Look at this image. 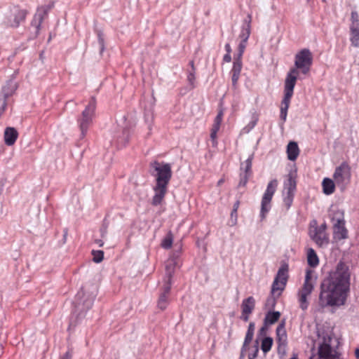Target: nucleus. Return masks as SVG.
<instances>
[{
  "mask_svg": "<svg viewBox=\"0 0 359 359\" xmlns=\"http://www.w3.org/2000/svg\"><path fill=\"white\" fill-rule=\"evenodd\" d=\"M350 279L348 266L340 261L321 283L318 300L320 308L344 305L350 290Z\"/></svg>",
  "mask_w": 359,
  "mask_h": 359,
  "instance_id": "obj_1",
  "label": "nucleus"
},
{
  "mask_svg": "<svg viewBox=\"0 0 359 359\" xmlns=\"http://www.w3.org/2000/svg\"><path fill=\"white\" fill-rule=\"evenodd\" d=\"M340 344L339 340L334 337L332 332L325 329H318L317 337L313 340L314 350L317 348L316 353H313L310 359H342L337 349Z\"/></svg>",
  "mask_w": 359,
  "mask_h": 359,
  "instance_id": "obj_2",
  "label": "nucleus"
},
{
  "mask_svg": "<svg viewBox=\"0 0 359 359\" xmlns=\"http://www.w3.org/2000/svg\"><path fill=\"white\" fill-rule=\"evenodd\" d=\"M149 172L156 179L152 204L158 205L161 204L167 192L168 184L172 177L171 166L169 163L155 161L150 163Z\"/></svg>",
  "mask_w": 359,
  "mask_h": 359,
  "instance_id": "obj_3",
  "label": "nucleus"
},
{
  "mask_svg": "<svg viewBox=\"0 0 359 359\" xmlns=\"http://www.w3.org/2000/svg\"><path fill=\"white\" fill-rule=\"evenodd\" d=\"M97 295V287L91 285V288L87 289L86 286L82 287L75 297V313L80 317H83L86 312L89 310Z\"/></svg>",
  "mask_w": 359,
  "mask_h": 359,
  "instance_id": "obj_4",
  "label": "nucleus"
},
{
  "mask_svg": "<svg viewBox=\"0 0 359 359\" xmlns=\"http://www.w3.org/2000/svg\"><path fill=\"white\" fill-rule=\"evenodd\" d=\"M96 109V101L94 97H92L88 104L82 111L81 117L78 119V123L81 130L82 137L87 133L88 127L93 122Z\"/></svg>",
  "mask_w": 359,
  "mask_h": 359,
  "instance_id": "obj_5",
  "label": "nucleus"
},
{
  "mask_svg": "<svg viewBox=\"0 0 359 359\" xmlns=\"http://www.w3.org/2000/svg\"><path fill=\"white\" fill-rule=\"evenodd\" d=\"M313 63V55L309 49L304 48L299 51L294 57V66L300 72L307 74Z\"/></svg>",
  "mask_w": 359,
  "mask_h": 359,
  "instance_id": "obj_6",
  "label": "nucleus"
},
{
  "mask_svg": "<svg viewBox=\"0 0 359 359\" xmlns=\"http://www.w3.org/2000/svg\"><path fill=\"white\" fill-rule=\"evenodd\" d=\"M351 176V168L347 163H343L335 169L333 177L336 185L344 191L350 182Z\"/></svg>",
  "mask_w": 359,
  "mask_h": 359,
  "instance_id": "obj_7",
  "label": "nucleus"
},
{
  "mask_svg": "<svg viewBox=\"0 0 359 359\" xmlns=\"http://www.w3.org/2000/svg\"><path fill=\"white\" fill-rule=\"evenodd\" d=\"M277 187L278 181L276 180L270 181L267 185L262 199L260 216L262 219L265 217L266 213L271 209V202Z\"/></svg>",
  "mask_w": 359,
  "mask_h": 359,
  "instance_id": "obj_8",
  "label": "nucleus"
},
{
  "mask_svg": "<svg viewBox=\"0 0 359 359\" xmlns=\"http://www.w3.org/2000/svg\"><path fill=\"white\" fill-rule=\"evenodd\" d=\"M296 186L297 183L295 180V175L294 173L290 172L287 175V180L284 182L283 201L287 209L290 208L292 203L294 191L296 190Z\"/></svg>",
  "mask_w": 359,
  "mask_h": 359,
  "instance_id": "obj_9",
  "label": "nucleus"
},
{
  "mask_svg": "<svg viewBox=\"0 0 359 359\" xmlns=\"http://www.w3.org/2000/svg\"><path fill=\"white\" fill-rule=\"evenodd\" d=\"M27 11L18 6H14L11 9L9 15H7L6 25L11 27H18L21 22H24Z\"/></svg>",
  "mask_w": 359,
  "mask_h": 359,
  "instance_id": "obj_10",
  "label": "nucleus"
},
{
  "mask_svg": "<svg viewBox=\"0 0 359 359\" xmlns=\"http://www.w3.org/2000/svg\"><path fill=\"white\" fill-rule=\"evenodd\" d=\"M288 266L287 264L282 265L278 271L277 275L273 280L271 287V293L274 294L277 291L283 290L287 280Z\"/></svg>",
  "mask_w": 359,
  "mask_h": 359,
  "instance_id": "obj_11",
  "label": "nucleus"
},
{
  "mask_svg": "<svg viewBox=\"0 0 359 359\" xmlns=\"http://www.w3.org/2000/svg\"><path fill=\"white\" fill-rule=\"evenodd\" d=\"M309 236L319 247L326 246L329 243V237L327 233L313 228L312 223H311Z\"/></svg>",
  "mask_w": 359,
  "mask_h": 359,
  "instance_id": "obj_12",
  "label": "nucleus"
},
{
  "mask_svg": "<svg viewBox=\"0 0 359 359\" xmlns=\"http://www.w3.org/2000/svg\"><path fill=\"white\" fill-rule=\"evenodd\" d=\"M52 6L53 5H47L38 8L37 11L32 21V26L35 27L36 34L39 33L41 25L43 19L47 15L48 11L51 9Z\"/></svg>",
  "mask_w": 359,
  "mask_h": 359,
  "instance_id": "obj_13",
  "label": "nucleus"
},
{
  "mask_svg": "<svg viewBox=\"0 0 359 359\" xmlns=\"http://www.w3.org/2000/svg\"><path fill=\"white\" fill-rule=\"evenodd\" d=\"M14 77V75H13ZM18 88V83L14 81V78L7 81L5 86L1 89V96L3 97L4 102L1 107L2 111L5 110L6 107V100L11 96Z\"/></svg>",
  "mask_w": 359,
  "mask_h": 359,
  "instance_id": "obj_14",
  "label": "nucleus"
},
{
  "mask_svg": "<svg viewBox=\"0 0 359 359\" xmlns=\"http://www.w3.org/2000/svg\"><path fill=\"white\" fill-rule=\"evenodd\" d=\"M299 72V69L297 68L295 66L290 69L285 79L284 93L293 94L294 88Z\"/></svg>",
  "mask_w": 359,
  "mask_h": 359,
  "instance_id": "obj_15",
  "label": "nucleus"
},
{
  "mask_svg": "<svg viewBox=\"0 0 359 359\" xmlns=\"http://www.w3.org/2000/svg\"><path fill=\"white\" fill-rule=\"evenodd\" d=\"M313 289H311L307 285H303L298 292V300L299 303V307L305 311L308 309L309 302L307 301V297L311 294Z\"/></svg>",
  "mask_w": 359,
  "mask_h": 359,
  "instance_id": "obj_16",
  "label": "nucleus"
},
{
  "mask_svg": "<svg viewBox=\"0 0 359 359\" xmlns=\"http://www.w3.org/2000/svg\"><path fill=\"white\" fill-rule=\"evenodd\" d=\"M177 266V261L175 258H170L165 263V276L164 278V284L172 285V276Z\"/></svg>",
  "mask_w": 359,
  "mask_h": 359,
  "instance_id": "obj_17",
  "label": "nucleus"
},
{
  "mask_svg": "<svg viewBox=\"0 0 359 359\" xmlns=\"http://www.w3.org/2000/svg\"><path fill=\"white\" fill-rule=\"evenodd\" d=\"M171 289V285L169 284H164L163 292L159 296L158 300V307L161 309L164 310L166 309L167 306L168 305V295L170 293Z\"/></svg>",
  "mask_w": 359,
  "mask_h": 359,
  "instance_id": "obj_18",
  "label": "nucleus"
},
{
  "mask_svg": "<svg viewBox=\"0 0 359 359\" xmlns=\"http://www.w3.org/2000/svg\"><path fill=\"white\" fill-rule=\"evenodd\" d=\"M18 136V133L15 128L8 127L4 131V141L8 146L14 144Z\"/></svg>",
  "mask_w": 359,
  "mask_h": 359,
  "instance_id": "obj_19",
  "label": "nucleus"
},
{
  "mask_svg": "<svg viewBox=\"0 0 359 359\" xmlns=\"http://www.w3.org/2000/svg\"><path fill=\"white\" fill-rule=\"evenodd\" d=\"M285 324V320H283L276 328L277 343L282 344V345H287V333Z\"/></svg>",
  "mask_w": 359,
  "mask_h": 359,
  "instance_id": "obj_20",
  "label": "nucleus"
},
{
  "mask_svg": "<svg viewBox=\"0 0 359 359\" xmlns=\"http://www.w3.org/2000/svg\"><path fill=\"white\" fill-rule=\"evenodd\" d=\"M293 94L285 93L284 97L282 100V106L280 108V118L283 122L285 121L287 118V109L289 108L291 97Z\"/></svg>",
  "mask_w": 359,
  "mask_h": 359,
  "instance_id": "obj_21",
  "label": "nucleus"
},
{
  "mask_svg": "<svg viewBox=\"0 0 359 359\" xmlns=\"http://www.w3.org/2000/svg\"><path fill=\"white\" fill-rule=\"evenodd\" d=\"M345 223L339 225L334 224V238L337 240H342L347 238L348 231L345 228Z\"/></svg>",
  "mask_w": 359,
  "mask_h": 359,
  "instance_id": "obj_22",
  "label": "nucleus"
},
{
  "mask_svg": "<svg viewBox=\"0 0 359 359\" xmlns=\"http://www.w3.org/2000/svg\"><path fill=\"white\" fill-rule=\"evenodd\" d=\"M255 306V300L253 297H249L245 299L241 304L242 312L246 314H250Z\"/></svg>",
  "mask_w": 359,
  "mask_h": 359,
  "instance_id": "obj_23",
  "label": "nucleus"
},
{
  "mask_svg": "<svg viewBox=\"0 0 359 359\" xmlns=\"http://www.w3.org/2000/svg\"><path fill=\"white\" fill-rule=\"evenodd\" d=\"M287 158L290 161H294L297 159L299 149L297 142H290L287 147Z\"/></svg>",
  "mask_w": 359,
  "mask_h": 359,
  "instance_id": "obj_24",
  "label": "nucleus"
},
{
  "mask_svg": "<svg viewBox=\"0 0 359 359\" xmlns=\"http://www.w3.org/2000/svg\"><path fill=\"white\" fill-rule=\"evenodd\" d=\"M248 20H245V24L242 27V29L239 37L241 39V41L244 42H247L250 35V22H251V15H248Z\"/></svg>",
  "mask_w": 359,
  "mask_h": 359,
  "instance_id": "obj_25",
  "label": "nucleus"
},
{
  "mask_svg": "<svg viewBox=\"0 0 359 359\" xmlns=\"http://www.w3.org/2000/svg\"><path fill=\"white\" fill-rule=\"evenodd\" d=\"M330 217L334 224L339 225L342 223H345L344 219V213L339 210H332L330 213Z\"/></svg>",
  "mask_w": 359,
  "mask_h": 359,
  "instance_id": "obj_26",
  "label": "nucleus"
},
{
  "mask_svg": "<svg viewBox=\"0 0 359 359\" xmlns=\"http://www.w3.org/2000/svg\"><path fill=\"white\" fill-rule=\"evenodd\" d=\"M335 182L330 178H325L323 180L322 186L323 193L326 195H330L334 191Z\"/></svg>",
  "mask_w": 359,
  "mask_h": 359,
  "instance_id": "obj_27",
  "label": "nucleus"
},
{
  "mask_svg": "<svg viewBox=\"0 0 359 359\" xmlns=\"http://www.w3.org/2000/svg\"><path fill=\"white\" fill-rule=\"evenodd\" d=\"M307 262L313 268L316 267L319 264L318 257L313 248H309L307 251Z\"/></svg>",
  "mask_w": 359,
  "mask_h": 359,
  "instance_id": "obj_28",
  "label": "nucleus"
},
{
  "mask_svg": "<svg viewBox=\"0 0 359 359\" xmlns=\"http://www.w3.org/2000/svg\"><path fill=\"white\" fill-rule=\"evenodd\" d=\"M280 316L279 311H269L264 318V324L265 325H269L274 324L277 322Z\"/></svg>",
  "mask_w": 359,
  "mask_h": 359,
  "instance_id": "obj_29",
  "label": "nucleus"
},
{
  "mask_svg": "<svg viewBox=\"0 0 359 359\" xmlns=\"http://www.w3.org/2000/svg\"><path fill=\"white\" fill-rule=\"evenodd\" d=\"M350 41L354 47L359 46V27L350 26Z\"/></svg>",
  "mask_w": 359,
  "mask_h": 359,
  "instance_id": "obj_30",
  "label": "nucleus"
},
{
  "mask_svg": "<svg viewBox=\"0 0 359 359\" xmlns=\"http://www.w3.org/2000/svg\"><path fill=\"white\" fill-rule=\"evenodd\" d=\"M253 159V154L249 156V157L241 164V172H243V174H248L251 175V168H252V161Z\"/></svg>",
  "mask_w": 359,
  "mask_h": 359,
  "instance_id": "obj_31",
  "label": "nucleus"
},
{
  "mask_svg": "<svg viewBox=\"0 0 359 359\" xmlns=\"http://www.w3.org/2000/svg\"><path fill=\"white\" fill-rule=\"evenodd\" d=\"M255 328V323H253V322L250 323V324L248 325V331H247V333L245 335V341L243 343V348H244L252 341L253 336H254Z\"/></svg>",
  "mask_w": 359,
  "mask_h": 359,
  "instance_id": "obj_32",
  "label": "nucleus"
},
{
  "mask_svg": "<svg viewBox=\"0 0 359 359\" xmlns=\"http://www.w3.org/2000/svg\"><path fill=\"white\" fill-rule=\"evenodd\" d=\"M273 341V339L270 337H266L262 339L261 349L264 353L271 350Z\"/></svg>",
  "mask_w": 359,
  "mask_h": 359,
  "instance_id": "obj_33",
  "label": "nucleus"
},
{
  "mask_svg": "<svg viewBox=\"0 0 359 359\" xmlns=\"http://www.w3.org/2000/svg\"><path fill=\"white\" fill-rule=\"evenodd\" d=\"M224 115V112L222 109H220L215 118L214 123L211 128L212 131L218 132L220 128V125L222 121V117Z\"/></svg>",
  "mask_w": 359,
  "mask_h": 359,
  "instance_id": "obj_34",
  "label": "nucleus"
},
{
  "mask_svg": "<svg viewBox=\"0 0 359 359\" xmlns=\"http://www.w3.org/2000/svg\"><path fill=\"white\" fill-rule=\"evenodd\" d=\"M172 242H173V236H172V233L170 231L162 240L161 247L164 249H169L172 247Z\"/></svg>",
  "mask_w": 359,
  "mask_h": 359,
  "instance_id": "obj_35",
  "label": "nucleus"
},
{
  "mask_svg": "<svg viewBox=\"0 0 359 359\" xmlns=\"http://www.w3.org/2000/svg\"><path fill=\"white\" fill-rule=\"evenodd\" d=\"M312 273H313L312 270L306 269L305 280H304L303 285H307V286L310 287L311 289H313L314 288V283L316 282V280L312 279Z\"/></svg>",
  "mask_w": 359,
  "mask_h": 359,
  "instance_id": "obj_36",
  "label": "nucleus"
},
{
  "mask_svg": "<svg viewBox=\"0 0 359 359\" xmlns=\"http://www.w3.org/2000/svg\"><path fill=\"white\" fill-rule=\"evenodd\" d=\"M242 69V61L241 58L235 57L231 73L240 74Z\"/></svg>",
  "mask_w": 359,
  "mask_h": 359,
  "instance_id": "obj_37",
  "label": "nucleus"
},
{
  "mask_svg": "<svg viewBox=\"0 0 359 359\" xmlns=\"http://www.w3.org/2000/svg\"><path fill=\"white\" fill-rule=\"evenodd\" d=\"M92 255L93 256V260L95 263H100L103 260L104 252L102 250H93Z\"/></svg>",
  "mask_w": 359,
  "mask_h": 359,
  "instance_id": "obj_38",
  "label": "nucleus"
},
{
  "mask_svg": "<svg viewBox=\"0 0 359 359\" xmlns=\"http://www.w3.org/2000/svg\"><path fill=\"white\" fill-rule=\"evenodd\" d=\"M259 352V341L257 339L255 341V345L252 348L251 351L249 353L248 359H255Z\"/></svg>",
  "mask_w": 359,
  "mask_h": 359,
  "instance_id": "obj_39",
  "label": "nucleus"
},
{
  "mask_svg": "<svg viewBox=\"0 0 359 359\" xmlns=\"http://www.w3.org/2000/svg\"><path fill=\"white\" fill-rule=\"evenodd\" d=\"M97 41H98V45H99V48H100V53H102L105 48V46H104V34H102V32L101 31L97 32Z\"/></svg>",
  "mask_w": 359,
  "mask_h": 359,
  "instance_id": "obj_40",
  "label": "nucleus"
},
{
  "mask_svg": "<svg viewBox=\"0 0 359 359\" xmlns=\"http://www.w3.org/2000/svg\"><path fill=\"white\" fill-rule=\"evenodd\" d=\"M351 26L359 27V16L356 11L351 12Z\"/></svg>",
  "mask_w": 359,
  "mask_h": 359,
  "instance_id": "obj_41",
  "label": "nucleus"
},
{
  "mask_svg": "<svg viewBox=\"0 0 359 359\" xmlns=\"http://www.w3.org/2000/svg\"><path fill=\"white\" fill-rule=\"evenodd\" d=\"M250 176V175H249L248 174H243V172H241L238 187H245L248 181V178Z\"/></svg>",
  "mask_w": 359,
  "mask_h": 359,
  "instance_id": "obj_42",
  "label": "nucleus"
},
{
  "mask_svg": "<svg viewBox=\"0 0 359 359\" xmlns=\"http://www.w3.org/2000/svg\"><path fill=\"white\" fill-rule=\"evenodd\" d=\"M247 42H244L243 41H241L238 47V53L237 57L239 58H242L243 54L245 51V49L246 48Z\"/></svg>",
  "mask_w": 359,
  "mask_h": 359,
  "instance_id": "obj_43",
  "label": "nucleus"
},
{
  "mask_svg": "<svg viewBox=\"0 0 359 359\" xmlns=\"http://www.w3.org/2000/svg\"><path fill=\"white\" fill-rule=\"evenodd\" d=\"M187 80L191 88H194L196 81L195 71H191L189 72L187 76Z\"/></svg>",
  "mask_w": 359,
  "mask_h": 359,
  "instance_id": "obj_44",
  "label": "nucleus"
},
{
  "mask_svg": "<svg viewBox=\"0 0 359 359\" xmlns=\"http://www.w3.org/2000/svg\"><path fill=\"white\" fill-rule=\"evenodd\" d=\"M230 223L231 226H234L237 223V210H231Z\"/></svg>",
  "mask_w": 359,
  "mask_h": 359,
  "instance_id": "obj_45",
  "label": "nucleus"
},
{
  "mask_svg": "<svg viewBox=\"0 0 359 359\" xmlns=\"http://www.w3.org/2000/svg\"><path fill=\"white\" fill-rule=\"evenodd\" d=\"M118 141L120 142H125L128 141V131L126 129H123V137L116 136Z\"/></svg>",
  "mask_w": 359,
  "mask_h": 359,
  "instance_id": "obj_46",
  "label": "nucleus"
},
{
  "mask_svg": "<svg viewBox=\"0 0 359 359\" xmlns=\"http://www.w3.org/2000/svg\"><path fill=\"white\" fill-rule=\"evenodd\" d=\"M313 227L317 229L318 230L322 231L323 232H326V224H322L320 226L317 225V222L316 220L312 221Z\"/></svg>",
  "mask_w": 359,
  "mask_h": 359,
  "instance_id": "obj_47",
  "label": "nucleus"
},
{
  "mask_svg": "<svg viewBox=\"0 0 359 359\" xmlns=\"http://www.w3.org/2000/svg\"><path fill=\"white\" fill-rule=\"evenodd\" d=\"M266 332H267V325H264L263 327H262L259 332H258V337H266Z\"/></svg>",
  "mask_w": 359,
  "mask_h": 359,
  "instance_id": "obj_48",
  "label": "nucleus"
},
{
  "mask_svg": "<svg viewBox=\"0 0 359 359\" xmlns=\"http://www.w3.org/2000/svg\"><path fill=\"white\" fill-rule=\"evenodd\" d=\"M153 119V116L151 113L146 114H145V121L148 123V128L149 130H151V123Z\"/></svg>",
  "mask_w": 359,
  "mask_h": 359,
  "instance_id": "obj_49",
  "label": "nucleus"
},
{
  "mask_svg": "<svg viewBox=\"0 0 359 359\" xmlns=\"http://www.w3.org/2000/svg\"><path fill=\"white\" fill-rule=\"evenodd\" d=\"M287 345H282V344H278V353L280 355H284L285 353V348Z\"/></svg>",
  "mask_w": 359,
  "mask_h": 359,
  "instance_id": "obj_50",
  "label": "nucleus"
},
{
  "mask_svg": "<svg viewBox=\"0 0 359 359\" xmlns=\"http://www.w3.org/2000/svg\"><path fill=\"white\" fill-rule=\"evenodd\" d=\"M100 233L102 238H105L107 234V226L103 225L100 229Z\"/></svg>",
  "mask_w": 359,
  "mask_h": 359,
  "instance_id": "obj_51",
  "label": "nucleus"
},
{
  "mask_svg": "<svg viewBox=\"0 0 359 359\" xmlns=\"http://www.w3.org/2000/svg\"><path fill=\"white\" fill-rule=\"evenodd\" d=\"M240 74L232 73V84L233 86H236L237 81L239 79Z\"/></svg>",
  "mask_w": 359,
  "mask_h": 359,
  "instance_id": "obj_52",
  "label": "nucleus"
},
{
  "mask_svg": "<svg viewBox=\"0 0 359 359\" xmlns=\"http://www.w3.org/2000/svg\"><path fill=\"white\" fill-rule=\"evenodd\" d=\"M217 132L212 131L210 133V139L212 142V144L215 145L216 144V139H217Z\"/></svg>",
  "mask_w": 359,
  "mask_h": 359,
  "instance_id": "obj_53",
  "label": "nucleus"
},
{
  "mask_svg": "<svg viewBox=\"0 0 359 359\" xmlns=\"http://www.w3.org/2000/svg\"><path fill=\"white\" fill-rule=\"evenodd\" d=\"M223 60L226 62H230L231 61V56L230 53H226L223 57Z\"/></svg>",
  "mask_w": 359,
  "mask_h": 359,
  "instance_id": "obj_54",
  "label": "nucleus"
},
{
  "mask_svg": "<svg viewBox=\"0 0 359 359\" xmlns=\"http://www.w3.org/2000/svg\"><path fill=\"white\" fill-rule=\"evenodd\" d=\"M257 119L256 118V119L252 121L251 122H250V123L248 125L249 130L253 128L255 126V125L257 124Z\"/></svg>",
  "mask_w": 359,
  "mask_h": 359,
  "instance_id": "obj_55",
  "label": "nucleus"
},
{
  "mask_svg": "<svg viewBox=\"0 0 359 359\" xmlns=\"http://www.w3.org/2000/svg\"><path fill=\"white\" fill-rule=\"evenodd\" d=\"M72 353L68 351L62 357V359H72Z\"/></svg>",
  "mask_w": 359,
  "mask_h": 359,
  "instance_id": "obj_56",
  "label": "nucleus"
},
{
  "mask_svg": "<svg viewBox=\"0 0 359 359\" xmlns=\"http://www.w3.org/2000/svg\"><path fill=\"white\" fill-rule=\"evenodd\" d=\"M249 315H250V314H246V313H243V312H242V316H241V319H243L245 322H247V321H248V320H249Z\"/></svg>",
  "mask_w": 359,
  "mask_h": 359,
  "instance_id": "obj_57",
  "label": "nucleus"
},
{
  "mask_svg": "<svg viewBox=\"0 0 359 359\" xmlns=\"http://www.w3.org/2000/svg\"><path fill=\"white\" fill-rule=\"evenodd\" d=\"M225 50L226 51V53H230L231 54V46L229 43H226L225 45Z\"/></svg>",
  "mask_w": 359,
  "mask_h": 359,
  "instance_id": "obj_58",
  "label": "nucleus"
},
{
  "mask_svg": "<svg viewBox=\"0 0 359 359\" xmlns=\"http://www.w3.org/2000/svg\"><path fill=\"white\" fill-rule=\"evenodd\" d=\"M95 243H97L99 247H102L104 245V242L100 239H95Z\"/></svg>",
  "mask_w": 359,
  "mask_h": 359,
  "instance_id": "obj_59",
  "label": "nucleus"
},
{
  "mask_svg": "<svg viewBox=\"0 0 359 359\" xmlns=\"http://www.w3.org/2000/svg\"><path fill=\"white\" fill-rule=\"evenodd\" d=\"M239 205H240V201H236L235 202V203L233 204V210H235L238 211V209L239 208Z\"/></svg>",
  "mask_w": 359,
  "mask_h": 359,
  "instance_id": "obj_60",
  "label": "nucleus"
},
{
  "mask_svg": "<svg viewBox=\"0 0 359 359\" xmlns=\"http://www.w3.org/2000/svg\"><path fill=\"white\" fill-rule=\"evenodd\" d=\"M274 302H275V300L273 297H269L267 299V304H271L274 305Z\"/></svg>",
  "mask_w": 359,
  "mask_h": 359,
  "instance_id": "obj_61",
  "label": "nucleus"
},
{
  "mask_svg": "<svg viewBox=\"0 0 359 359\" xmlns=\"http://www.w3.org/2000/svg\"><path fill=\"white\" fill-rule=\"evenodd\" d=\"M355 356L357 359H359V348L355 350Z\"/></svg>",
  "mask_w": 359,
  "mask_h": 359,
  "instance_id": "obj_62",
  "label": "nucleus"
},
{
  "mask_svg": "<svg viewBox=\"0 0 359 359\" xmlns=\"http://www.w3.org/2000/svg\"><path fill=\"white\" fill-rule=\"evenodd\" d=\"M3 187H4V183L0 181V195L2 193V191H3Z\"/></svg>",
  "mask_w": 359,
  "mask_h": 359,
  "instance_id": "obj_63",
  "label": "nucleus"
},
{
  "mask_svg": "<svg viewBox=\"0 0 359 359\" xmlns=\"http://www.w3.org/2000/svg\"><path fill=\"white\" fill-rule=\"evenodd\" d=\"M190 65H191V71H195L194 65V61H191V62H190Z\"/></svg>",
  "mask_w": 359,
  "mask_h": 359,
  "instance_id": "obj_64",
  "label": "nucleus"
}]
</instances>
